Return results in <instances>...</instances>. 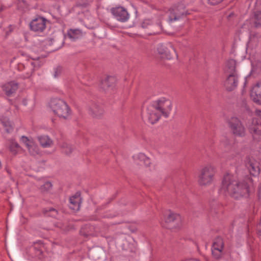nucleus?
<instances>
[{
  "label": "nucleus",
  "mask_w": 261,
  "mask_h": 261,
  "mask_svg": "<svg viewBox=\"0 0 261 261\" xmlns=\"http://www.w3.org/2000/svg\"><path fill=\"white\" fill-rule=\"evenodd\" d=\"M173 107V103L170 99L161 97L147 107L144 116L149 123L154 124L160 119L161 116L168 117Z\"/></svg>",
  "instance_id": "1"
},
{
  "label": "nucleus",
  "mask_w": 261,
  "mask_h": 261,
  "mask_svg": "<svg viewBox=\"0 0 261 261\" xmlns=\"http://www.w3.org/2000/svg\"><path fill=\"white\" fill-rule=\"evenodd\" d=\"M221 191L234 199H239L248 196L249 186L244 181H239L236 176L227 174L224 176Z\"/></svg>",
  "instance_id": "2"
},
{
  "label": "nucleus",
  "mask_w": 261,
  "mask_h": 261,
  "mask_svg": "<svg viewBox=\"0 0 261 261\" xmlns=\"http://www.w3.org/2000/svg\"><path fill=\"white\" fill-rule=\"evenodd\" d=\"M221 191L234 199H239L248 196L249 186L244 181H239L236 176L227 174L224 176Z\"/></svg>",
  "instance_id": "3"
},
{
  "label": "nucleus",
  "mask_w": 261,
  "mask_h": 261,
  "mask_svg": "<svg viewBox=\"0 0 261 261\" xmlns=\"http://www.w3.org/2000/svg\"><path fill=\"white\" fill-rule=\"evenodd\" d=\"M49 107L53 113L61 119H67L71 114V110L67 104L60 99H51Z\"/></svg>",
  "instance_id": "4"
},
{
  "label": "nucleus",
  "mask_w": 261,
  "mask_h": 261,
  "mask_svg": "<svg viewBox=\"0 0 261 261\" xmlns=\"http://www.w3.org/2000/svg\"><path fill=\"white\" fill-rule=\"evenodd\" d=\"M215 174L214 166L208 164L203 167L199 171L198 175V183L200 186H208L212 184Z\"/></svg>",
  "instance_id": "5"
},
{
  "label": "nucleus",
  "mask_w": 261,
  "mask_h": 261,
  "mask_svg": "<svg viewBox=\"0 0 261 261\" xmlns=\"http://www.w3.org/2000/svg\"><path fill=\"white\" fill-rule=\"evenodd\" d=\"M181 219L179 215L172 212L167 213L165 217L164 226L173 231L178 230L181 227Z\"/></svg>",
  "instance_id": "6"
},
{
  "label": "nucleus",
  "mask_w": 261,
  "mask_h": 261,
  "mask_svg": "<svg viewBox=\"0 0 261 261\" xmlns=\"http://www.w3.org/2000/svg\"><path fill=\"white\" fill-rule=\"evenodd\" d=\"M229 128L232 133L238 137H243L246 130L241 121L236 117H231L228 121Z\"/></svg>",
  "instance_id": "7"
},
{
  "label": "nucleus",
  "mask_w": 261,
  "mask_h": 261,
  "mask_svg": "<svg viewBox=\"0 0 261 261\" xmlns=\"http://www.w3.org/2000/svg\"><path fill=\"white\" fill-rule=\"evenodd\" d=\"M156 53L160 58L170 60L175 53V49L171 43H162L157 46Z\"/></svg>",
  "instance_id": "8"
},
{
  "label": "nucleus",
  "mask_w": 261,
  "mask_h": 261,
  "mask_svg": "<svg viewBox=\"0 0 261 261\" xmlns=\"http://www.w3.org/2000/svg\"><path fill=\"white\" fill-rule=\"evenodd\" d=\"M20 140L26 147L30 155L36 156L41 154L39 147L32 139L22 136Z\"/></svg>",
  "instance_id": "9"
},
{
  "label": "nucleus",
  "mask_w": 261,
  "mask_h": 261,
  "mask_svg": "<svg viewBox=\"0 0 261 261\" xmlns=\"http://www.w3.org/2000/svg\"><path fill=\"white\" fill-rule=\"evenodd\" d=\"M141 27L143 29H150L149 34H156L161 32L162 30L160 22L153 24L149 19H145L141 23Z\"/></svg>",
  "instance_id": "10"
},
{
  "label": "nucleus",
  "mask_w": 261,
  "mask_h": 261,
  "mask_svg": "<svg viewBox=\"0 0 261 261\" xmlns=\"http://www.w3.org/2000/svg\"><path fill=\"white\" fill-rule=\"evenodd\" d=\"M245 165L251 175L256 176L259 174L260 172L259 163L255 159L250 157L246 158Z\"/></svg>",
  "instance_id": "11"
},
{
  "label": "nucleus",
  "mask_w": 261,
  "mask_h": 261,
  "mask_svg": "<svg viewBox=\"0 0 261 261\" xmlns=\"http://www.w3.org/2000/svg\"><path fill=\"white\" fill-rule=\"evenodd\" d=\"M238 82L239 80L237 72H232L228 74L224 83V86L227 90L232 91L237 87Z\"/></svg>",
  "instance_id": "12"
},
{
  "label": "nucleus",
  "mask_w": 261,
  "mask_h": 261,
  "mask_svg": "<svg viewBox=\"0 0 261 261\" xmlns=\"http://www.w3.org/2000/svg\"><path fill=\"white\" fill-rule=\"evenodd\" d=\"M111 11L119 21L124 22L127 21L129 18V14L127 10L123 7L113 8L111 9Z\"/></svg>",
  "instance_id": "13"
},
{
  "label": "nucleus",
  "mask_w": 261,
  "mask_h": 261,
  "mask_svg": "<svg viewBox=\"0 0 261 261\" xmlns=\"http://www.w3.org/2000/svg\"><path fill=\"white\" fill-rule=\"evenodd\" d=\"M224 247V243L221 238H216L213 244L212 254L216 258H219L222 254V251Z\"/></svg>",
  "instance_id": "14"
},
{
  "label": "nucleus",
  "mask_w": 261,
  "mask_h": 261,
  "mask_svg": "<svg viewBox=\"0 0 261 261\" xmlns=\"http://www.w3.org/2000/svg\"><path fill=\"white\" fill-rule=\"evenodd\" d=\"M46 20L43 17L36 18L31 22V29L35 32H42L46 27Z\"/></svg>",
  "instance_id": "15"
},
{
  "label": "nucleus",
  "mask_w": 261,
  "mask_h": 261,
  "mask_svg": "<svg viewBox=\"0 0 261 261\" xmlns=\"http://www.w3.org/2000/svg\"><path fill=\"white\" fill-rule=\"evenodd\" d=\"M170 21L176 20L186 14L183 5H179L169 10Z\"/></svg>",
  "instance_id": "16"
},
{
  "label": "nucleus",
  "mask_w": 261,
  "mask_h": 261,
  "mask_svg": "<svg viewBox=\"0 0 261 261\" xmlns=\"http://www.w3.org/2000/svg\"><path fill=\"white\" fill-rule=\"evenodd\" d=\"M115 79L113 76H106L101 81L100 88L104 91L112 90L115 86Z\"/></svg>",
  "instance_id": "17"
},
{
  "label": "nucleus",
  "mask_w": 261,
  "mask_h": 261,
  "mask_svg": "<svg viewBox=\"0 0 261 261\" xmlns=\"http://www.w3.org/2000/svg\"><path fill=\"white\" fill-rule=\"evenodd\" d=\"M250 97L254 102L261 105V82L256 83L253 87Z\"/></svg>",
  "instance_id": "18"
},
{
  "label": "nucleus",
  "mask_w": 261,
  "mask_h": 261,
  "mask_svg": "<svg viewBox=\"0 0 261 261\" xmlns=\"http://www.w3.org/2000/svg\"><path fill=\"white\" fill-rule=\"evenodd\" d=\"M89 113L93 117L99 118L105 113L102 106L98 103H92L88 108Z\"/></svg>",
  "instance_id": "19"
},
{
  "label": "nucleus",
  "mask_w": 261,
  "mask_h": 261,
  "mask_svg": "<svg viewBox=\"0 0 261 261\" xmlns=\"http://www.w3.org/2000/svg\"><path fill=\"white\" fill-rule=\"evenodd\" d=\"M69 207L73 211H78L80 207L81 198L80 194L76 193L74 195L71 196L69 199Z\"/></svg>",
  "instance_id": "20"
},
{
  "label": "nucleus",
  "mask_w": 261,
  "mask_h": 261,
  "mask_svg": "<svg viewBox=\"0 0 261 261\" xmlns=\"http://www.w3.org/2000/svg\"><path fill=\"white\" fill-rule=\"evenodd\" d=\"M37 140L43 148L51 147L54 144V141L48 136L42 135L37 137Z\"/></svg>",
  "instance_id": "21"
},
{
  "label": "nucleus",
  "mask_w": 261,
  "mask_h": 261,
  "mask_svg": "<svg viewBox=\"0 0 261 261\" xmlns=\"http://www.w3.org/2000/svg\"><path fill=\"white\" fill-rule=\"evenodd\" d=\"M249 128L251 133L261 135V122H258L256 119H252Z\"/></svg>",
  "instance_id": "22"
},
{
  "label": "nucleus",
  "mask_w": 261,
  "mask_h": 261,
  "mask_svg": "<svg viewBox=\"0 0 261 261\" xmlns=\"http://www.w3.org/2000/svg\"><path fill=\"white\" fill-rule=\"evenodd\" d=\"M18 89V85L14 82H9L3 86V90L6 94L9 96L14 93Z\"/></svg>",
  "instance_id": "23"
},
{
  "label": "nucleus",
  "mask_w": 261,
  "mask_h": 261,
  "mask_svg": "<svg viewBox=\"0 0 261 261\" xmlns=\"http://www.w3.org/2000/svg\"><path fill=\"white\" fill-rule=\"evenodd\" d=\"M134 160L143 163L146 166L150 164V159L143 153H139L134 156Z\"/></svg>",
  "instance_id": "24"
},
{
  "label": "nucleus",
  "mask_w": 261,
  "mask_h": 261,
  "mask_svg": "<svg viewBox=\"0 0 261 261\" xmlns=\"http://www.w3.org/2000/svg\"><path fill=\"white\" fill-rule=\"evenodd\" d=\"M82 32L79 29H70L68 31L67 36L72 41L77 39L82 36Z\"/></svg>",
  "instance_id": "25"
},
{
  "label": "nucleus",
  "mask_w": 261,
  "mask_h": 261,
  "mask_svg": "<svg viewBox=\"0 0 261 261\" xmlns=\"http://www.w3.org/2000/svg\"><path fill=\"white\" fill-rule=\"evenodd\" d=\"M21 148V146L18 143L13 140L10 141L9 144V149L13 154L15 155H16L18 152V150Z\"/></svg>",
  "instance_id": "26"
},
{
  "label": "nucleus",
  "mask_w": 261,
  "mask_h": 261,
  "mask_svg": "<svg viewBox=\"0 0 261 261\" xmlns=\"http://www.w3.org/2000/svg\"><path fill=\"white\" fill-rule=\"evenodd\" d=\"M251 21L255 27L257 28L261 26V12L257 11L254 13Z\"/></svg>",
  "instance_id": "27"
},
{
  "label": "nucleus",
  "mask_w": 261,
  "mask_h": 261,
  "mask_svg": "<svg viewBox=\"0 0 261 261\" xmlns=\"http://www.w3.org/2000/svg\"><path fill=\"white\" fill-rule=\"evenodd\" d=\"M62 151L66 154L69 155L74 150V147L70 144L66 142H63L60 145Z\"/></svg>",
  "instance_id": "28"
},
{
  "label": "nucleus",
  "mask_w": 261,
  "mask_h": 261,
  "mask_svg": "<svg viewBox=\"0 0 261 261\" xmlns=\"http://www.w3.org/2000/svg\"><path fill=\"white\" fill-rule=\"evenodd\" d=\"M236 62L235 60L232 59L228 60L226 64V70L228 74L236 72Z\"/></svg>",
  "instance_id": "29"
},
{
  "label": "nucleus",
  "mask_w": 261,
  "mask_h": 261,
  "mask_svg": "<svg viewBox=\"0 0 261 261\" xmlns=\"http://www.w3.org/2000/svg\"><path fill=\"white\" fill-rule=\"evenodd\" d=\"M259 41V38L257 35L255 34H252L250 35V40L248 42V45L250 46H256Z\"/></svg>",
  "instance_id": "30"
},
{
  "label": "nucleus",
  "mask_w": 261,
  "mask_h": 261,
  "mask_svg": "<svg viewBox=\"0 0 261 261\" xmlns=\"http://www.w3.org/2000/svg\"><path fill=\"white\" fill-rule=\"evenodd\" d=\"M52 188V184L49 181L44 182L40 187V190L42 193H45L50 191Z\"/></svg>",
  "instance_id": "31"
},
{
  "label": "nucleus",
  "mask_w": 261,
  "mask_h": 261,
  "mask_svg": "<svg viewBox=\"0 0 261 261\" xmlns=\"http://www.w3.org/2000/svg\"><path fill=\"white\" fill-rule=\"evenodd\" d=\"M3 124L6 128V130L8 133L11 132L13 130V126L12 123L9 121H3Z\"/></svg>",
  "instance_id": "32"
},
{
  "label": "nucleus",
  "mask_w": 261,
  "mask_h": 261,
  "mask_svg": "<svg viewBox=\"0 0 261 261\" xmlns=\"http://www.w3.org/2000/svg\"><path fill=\"white\" fill-rule=\"evenodd\" d=\"M43 247V245L40 242H37L34 244V248L37 250V255H39L42 253L41 248Z\"/></svg>",
  "instance_id": "33"
},
{
  "label": "nucleus",
  "mask_w": 261,
  "mask_h": 261,
  "mask_svg": "<svg viewBox=\"0 0 261 261\" xmlns=\"http://www.w3.org/2000/svg\"><path fill=\"white\" fill-rule=\"evenodd\" d=\"M18 8L19 9H23L27 7V4L24 1H19L17 4Z\"/></svg>",
  "instance_id": "34"
},
{
  "label": "nucleus",
  "mask_w": 261,
  "mask_h": 261,
  "mask_svg": "<svg viewBox=\"0 0 261 261\" xmlns=\"http://www.w3.org/2000/svg\"><path fill=\"white\" fill-rule=\"evenodd\" d=\"M208 3L210 4H211L212 5H215L218 4L219 3L222 2L223 0H208Z\"/></svg>",
  "instance_id": "35"
},
{
  "label": "nucleus",
  "mask_w": 261,
  "mask_h": 261,
  "mask_svg": "<svg viewBox=\"0 0 261 261\" xmlns=\"http://www.w3.org/2000/svg\"><path fill=\"white\" fill-rule=\"evenodd\" d=\"M49 212H50L51 213V216L52 217H55L56 216V215H57V211H56L55 209L54 208H50L49 210Z\"/></svg>",
  "instance_id": "36"
},
{
  "label": "nucleus",
  "mask_w": 261,
  "mask_h": 261,
  "mask_svg": "<svg viewBox=\"0 0 261 261\" xmlns=\"http://www.w3.org/2000/svg\"><path fill=\"white\" fill-rule=\"evenodd\" d=\"M81 233L84 235V236H88V235H91V234H92V233H91V232H89L88 231H85V230H83L82 231H81Z\"/></svg>",
  "instance_id": "37"
},
{
  "label": "nucleus",
  "mask_w": 261,
  "mask_h": 261,
  "mask_svg": "<svg viewBox=\"0 0 261 261\" xmlns=\"http://www.w3.org/2000/svg\"><path fill=\"white\" fill-rule=\"evenodd\" d=\"M222 142L224 143L226 145L229 143V141L227 139H225L224 140L222 141Z\"/></svg>",
  "instance_id": "38"
},
{
  "label": "nucleus",
  "mask_w": 261,
  "mask_h": 261,
  "mask_svg": "<svg viewBox=\"0 0 261 261\" xmlns=\"http://www.w3.org/2000/svg\"><path fill=\"white\" fill-rule=\"evenodd\" d=\"M57 227L60 228H63V226L62 225L60 224L59 225H57Z\"/></svg>",
  "instance_id": "39"
},
{
  "label": "nucleus",
  "mask_w": 261,
  "mask_h": 261,
  "mask_svg": "<svg viewBox=\"0 0 261 261\" xmlns=\"http://www.w3.org/2000/svg\"><path fill=\"white\" fill-rule=\"evenodd\" d=\"M53 40H54L53 39H50L48 40L49 41H50V42H51V43H49V44H52V42H53Z\"/></svg>",
  "instance_id": "40"
},
{
  "label": "nucleus",
  "mask_w": 261,
  "mask_h": 261,
  "mask_svg": "<svg viewBox=\"0 0 261 261\" xmlns=\"http://www.w3.org/2000/svg\"><path fill=\"white\" fill-rule=\"evenodd\" d=\"M233 15V14H230V15H229V17L231 16V15Z\"/></svg>",
  "instance_id": "41"
},
{
  "label": "nucleus",
  "mask_w": 261,
  "mask_h": 261,
  "mask_svg": "<svg viewBox=\"0 0 261 261\" xmlns=\"http://www.w3.org/2000/svg\"><path fill=\"white\" fill-rule=\"evenodd\" d=\"M259 115L261 116V111L259 112Z\"/></svg>",
  "instance_id": "42"
},
{
  "label": "nucleus",
  "mask_w": 261,
  "mask_h": 261,
  "mask_svg": "<svg viewBox=\"0 0 261 261\" xmlns=\"http://www.w3.org/2000/svg\"><path fill=\"white\" fill-rule=\"evenodd\" d=\"M1 10H2V9H1V8H0V11H1Z\"/></svg>",
  "instance_id": "43"
}]
</instances>
